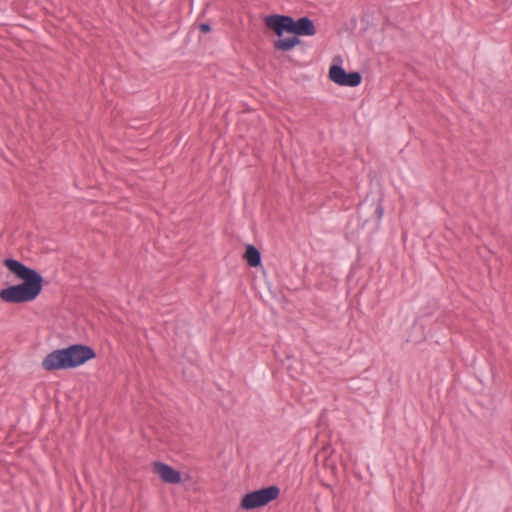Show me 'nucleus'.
<instances>
[{"mask_svg": "<svg viewBox=\"0 0 512 512\" xmlns=\"http://www.w3.org/2000/svg\"><path fill=\"white\" fill-rule=\"evenodd\" d=\"M199 30H200L202 33L206 34V33H209V32L211 31V26H210V24H209V23H201V24L199 25Z\"/></svg>", "mask_w": 512, "mask_h": 512, "instance_id": "9b49d317", "label": "nucleus"}, {"mask_svg": "<svg viewBox=\"0 0 512 512\" xmlns=\"http://www.w3.org/2000/svg\"><path fill=\"white\" fill-rule=\"evenodd\" d=\"M264 23L267 28L272 30L279 37L284 33L293 34V17L289 15H269L265 17Z\"/></svg>", "mask_w": 512, "mask_h": 512, "instance_id": "39448f33", "label": "nucleus"}, {"mask_svg": "<svg viewBox=\"0 0 512 512\" xmlns=\"http://www.w3.org/2000/svg\"><path fill=\"white\" fill-rule=\"evenodd\" d=\"M279 494L280 489L278 486L271 485L263 487L246 493L241 499L240 507L245 510L261 508L277 499Z\"/></svg>", "mask_w": 512, "mask_h": 512, "instance_id": "7ed1b4c3", "label": "nucleus"}, {"mask_svg": "<svg viewBox=\"0 0 512 512\" xmlns=\"http://www.w3.org/2000/svg\"><path fill=\"white\" fill-rule=\"evenodd\" d=\"M96 357L95 351L87 345L73 344L48 353L42 360V368L46 371L73 369Z\"/></svg>", "mask_w": 512, "mask_h": 512, "instance_id": "f03ea898", "label": "nucleus"}, {"mask_svg": "<svg viewBox=\"0 0 512 512\" xmlns=\"http://www.w3.org/2000/svg\"><path fill=\"white\" fill-rule=\"evenodd\" d=\"M301 43V40L296 35L292 37L287 38H279L278 40H275L273 43V46L275 50L279 51H289L293 49L295 46L299 45Z\"/></svg>", "mask_w": 512, "mask_h": 512, "instance_id": "6e6552de", "label": "nucleus"}, {"mask_svg": "<svg viewBox=\"0 0 512 512\" xmlns=\"http://www.w3.org/2000/svg\"><path fill=\"white\" fill-rule=\"evenodd\" d=\"M244 258L251 267H258L261 265V253L253 245H247Z\"/></svg>", "mask_w": 512, "mask_h": 512, "instance_id": "1a4fd4ad", "label": "nucleus"}, {"mask_svg": "<svg viewBox=\"0 0 512 512\" xmlns=\"http://www.w3.org/2000/svg\"><path fill=\"white\" fill-rule=\"evenodd\" d=\"M375 214L377 216V220L380 222L384 214V207L381 201L377 203V206L375 208Z\"/></svg>", "mask_w": 512, "mask_h": 512, "instance_id": "9d476101", "label": "nucleus"}, {"mask_svg": "<svg viewBox=\"0 0 512 512\" xmlns=\"http://www.w3.org/2000/svg\"><path fill=\"white\" fill-rule=\"evenodd\" d=\"M338 61V64H332L329 69V79L340 85L347 87H357L362 82V75L355 72H346L345 69L341 66L342 60L340 57H336L334 61Z\"/></svg>", "mask_w": 512, "mask_h": 512, "instance_id": "20e7f679", "label": "nucleus"}, {"mask_svg": "<svg viewBox=\"0 0 512 512\" xmlns=\"http://www.w3.org/2000/svg\"><path fill=\"white\" fill-rule=\"evenodd\" d=\"M293 34L298 36H313L316 34V27L312 19L303 16L298 20L293 19Z\"/></svg>", "mask_w": 512, "mask_h": 512, "instance_id": "0eeeda50", "label": "nucleus"}, {"mask_svg": "<svg viewBox=\"0 0 512 512\" xmlns=\"http://www.w3.org/2000/svg\"><path fill=\"white\" fill-rule=\"evenodd\" d=\"M3 264L22 282L1 289L0 299L6 303L13 304L34 301L43 289V276L35 269L13 258L5 259Z\"/></svg>", "mask_w": 512, "mask_h": 512, "instance_id": "f257e3e1", "label": "nucleus"}, {"mask_svg": "<svg viewBox=\"0 0 512 512\" xmlns=\"http://www.w3.org/2000/svg\"><path fill=\"white\" fill-rule=\"evenodd\" d=\"M154 472L165 482L169 484H178L181 482V473L168 464L162 462L153 463Z\"/></svg>", "mask_w": 512, "mask_h": 512, "instance_id": "423d86ee", "label": "nucleus"}]
</instances>
